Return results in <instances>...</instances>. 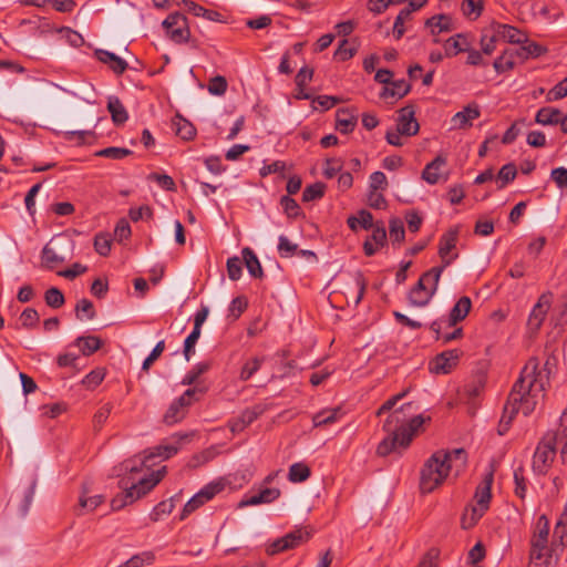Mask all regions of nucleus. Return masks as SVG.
Masks as SVG:
<instances>
[{"label":"nucleus","mask_w":567,"mask_h":567,"mask_svg":"<svg viewBox=\"0 0 567 567\" xmlns=\"http://www.w3.org/2000/svg\"><path fill=\"white\" fill-rule=\"evenodd\" d=\"M186 437V435L174 436L172 437L173 442H166L153 449L146 450L144 451L143 456H134L131 460H126L122 463L121 467L123 471L128 472L131 475H135L142 472L144 467L150 468L152 466L150 463L152 458L159 457L166 460L175 455L181 449V442ZM165 473L166 467L163 466L161 470L152 472L148 476H143L140 478L131 476L128 480L122 478L120 481V486L124 488V493L115 496L112 499V508L114 511H118L127 504H132L136 499L141 498L162 481V478L165 476Z\"/></svg>","instance_id":"obj_1"},{"label":"nucleus","mask_w":567,"mask_h":567,"mask_svg":"<svg viewBox=\"0 0 567 567\" xmlns=\"http://www.w3.org/2000/svg\"><path fill=\"white\" fill-rule=\"evenodd\" d=\"M538 368V359L530 358L514 383L501 417L506 419L509 425L519 411L525 416L533 413L538 402L544 398L547 378L543 375Z\"/></svg>","instance_id":"obj_2"},{"label":"nucleus","mask_w":567,"mask_h":567,"mask_svg":"<svg viewBox=\"0 0 567 567\" xmlns=\"http://www.w3.org/2000/svg\"><path fill=\"white\" fill-rule=\"evenodd\" d=\"M411 406V403L404 404L386 417L383 429L389 435L379 443L377 447L378 455L386 456L392 452L401 453L410 446L415 432L424 423L422 415L406 419L404 410Z\"/></svg>","instance_id":"obj_3"},{"label":"nucleus","mask_w":567,"mask_h":567,"mask_svg":"<svg viewBox=\"0 0 567 567\" xmlns=\"http://www.w3.org/2000/svg\"><path fill=\"white\" fill-rule=\"evenodd\" d=\"M467 461L463 449L452 451H436L425 462L421 470L420 488L422 493H432L454 471L458 475L465 468Z\"/></svg>","instance_id":"obj_4"},{"label":"nucleus","mask_w":567,"mask_h":567,"mask_svg":"<svg viewBox=\"0 0 567 567\" xmlns=\"http://www.w3.org/2000/svg\"><path fill=\"white\" fill-rule=\"evenodd\" d=\"M443 267H433L425 271L415 286L409 292V301L412 306H426L437 290Z\"/></svg>","instance_id":"obj_5"},{"label":"nucleus","mask_w":567,"mask_h":567,"mask_svg":"<svg viewBox=\"0 0 567 567\" xmlns=\"http://www.w3.org/2000/svg\"><path fill=\"white\" fill-rule=\"evenodd\" d=\"M556 455V436L547 434L537 445L533 456V471L538 475L547 473Z\"/></svg>","instance_id":"obj_6"},{"label":"nucleus","mask_w":567,"mask_h":567,"mask_svg":"<svg viewBox=\"0 0 567 567\" xmlns=\"http://www.w3.org/2000/svg\"><path fill=\"white\" fill-rule=\"evenodd\" d=\"M205 388H192L186 390L178 399L174 400L163 416V421L167 425L181 422L187 413V408L192 404L195 394L205 393Z\"/></svg>","instance_id":"obj_7"},{"label":"nucleus","mask_w":567,"mask_h":567,"mask_svg":"<svg viewBox=\"0 0 567 567\" xmlns=\"http://www.w3.org/2000/svg\"><path fill=\"white\" fill-rule=\"evenodd\" d=\"M165 29L166 37L176 44L186 43L190 38V30L187 18L179 13L174 12L162 23Z\"/></svg>","instance_id":"obj_8"},{"label":"nucleus","mask_w":567,"mask_h":567,"mask_svg":"<svg viewBox=\"0 0 567 567\" xmlns=\"http://www.w3.org/2000/svg\"><path fill=\"white\" fill-rule=\"evenodd\" d=\"M471 308V299L466 296L461 297L451 309L447 319L441 318L431 323L430 329L435 333V338H440V331H442L443 328L454 327L457 322L464 320Z\"/></svg>","instance_id":"obj_9"},{"label":"nucleus","mask_w":567,"mask_h":567,"mask_svg":"<svg viewBox=\"0 0 567 567\" xmlns=\"http://www.w3.org/2000/svg\"><path fill=\"white\" fill-rule=\"evenodd\" d=\"M68 237L64 234L54 236L42 250V260L49 268L63 262L68 256Z\"/></svg>","instance_id":"obj_10"},{"label":"nucleus","mask_w":567,"mask_h":567,"mask_svg":"<svg viewBox=\"0 0 567 567\" xmlns=\"http://www.w3.org/2000/svg\"><path fill=\"white\" fill-rule=\"evenodd\" d=\"M311 537V533L305 528H297L285 536L277 538L270 543L267 547L268 555H277L298 547L299 545L308 542Z\"/></svg>","instance_id":"obj_11"},{"label":"nucleus","mask_w":567,"mask_h":567,"mask_svg":"<svg viewBox=\"0 0 567 567\" xmlns=\"http://www.w3.org/2000/svg\"><path fill=\"white\" fill-rule=\"evenodd\" d=\"M549 536V520L546 515H540L536 522L535 530L530 540V558L540 559L544 550L547 549Z\"/></svg>","instance_id":"obj_12"},{"label":"nucleus","mask_w":567,"mask_h":567,"mask_svg":"<svg viewBox=\"0 0 567 567\" xmlns=\"http://www.w3.org/2000/svg\"><path fill=\"white\" fill-rule=\"evenodd\" d=\"M493 480L494 474L491 471L485 475L483 482L476 487L474 498L477 503V507L472 508V515L474 519L481 518L489 506V502L492 498L491 488Z\"/></svg>","instance_id":"obj_13"},{"label":"nucleus","mask_w":567,"mask_h":567,"mask_svg":"<svg viewBox=\"0 0 567 567\" xmlns=\"http://www.w3.org/2000/svg\"><path fill=\"white\" fill-rule=\"evenodd\" d=\"M460 357L461 351L457 349L443 351L430 362V371L436 374H447L457 365Z\"/></svg>","instance_id":"obj_14"},{"label":"nucleus","mask_w":567,"mask_h":567,"mask_svg":"<svg viewBox=\"0 0 567 567\" xmlns=\"http://www.w3.org/2000/svg\"><path fill=\"white\" fill-rule=\"evenodd\" d=\"M414 115L415 111L412 105H406L399 111L396 128L406 136H413L420 130Z\"/></svg>","instance_id":"obj_15"},{"label":"nucleus","mask_w":567,"mask_h":567,"mask_svg":"<svg viewBox=\"0 0 567 567\" xmlns=\"http://www.w3.org/2000/svg\"><path fill=\"white\" fill-rule=\"evenodd\" d=\"M458 238L457 229H450L445 233L441 239L439 245V255L442 258L443 269L451 265V262L457 257V255L450 256V252L455 248Z\"/></svg>","instance_id":"obj_16"},{"label":"nucleus","mask_w":567,"mask_h":567,"mask_svg":"<svg viewBox=\"0 0 567 567\" xmlns=\"http://www.w3.org/2000/svg\"><path fill=\"white\" fill-rule=\"evenodd\" d=\"M551 293H543L532 309L528 318V326L535 330L539 329L551 305Z\"/></svg>","instance_id":"obj_17"},{"label":"nucleus","mask_w":567,"mask_h":567,"mask_svg":"<svg viewBox=\"0 0 567 567\" xmlns=\"http://www.w3.org/2000/svg\"><path fill=\"white\" fill-rule=\"evenodd\" d=\"M280 489L277 487H265L259 492L245 497L240 503V507L245 506H255L259 504H270L275 502L280 496Z\"/></svg>","instance_id":"obj_18"},{"label":"nucleus","mask_w":567,"mask_h":567,"mask_svg":"<svg viewBox=\"0 0 567 567\" xmlns=\"http://www.w3.org/2000/svg\"><path fill=\"white\" fill-rule=\"evenodd\" d=\"M493 30H496V37L513 44H520L527 40L525 32L509 24L495 23Z\"/></svg>","instance_id":"obj_19"},{"label":"nucleus","mask_w":567,"mask_h":567,"mask_svg":"<svg viewBox=\"0 0 567 567\" xmlns=\"http://www.w3.org/2000/svg\"><path fill=\"white\" fill-rule=\"evenodd\" d=\"M358 123L357 110L339 109L336 115V127L342 134L351 133Z\"/></svg>","instance_id":"obj_20"},{"label":"nucleus","mask_w":567,"mask_h":567,"mask_svg":"<svg viewBox=\"0 0 567 567\" xmlns=\"http://www.w3.org/2000/svg\"><path fill=\"white\" fill-rule=\"evenodd\" d=\"M94 54L100 62L106 64L117 75L123 74L127 69V62L113 52L99 49Z\"/></svg>","instance_id":"obj_21"},{"label":"nucleus","mask_w":567,"mask_h":567,"mask_svg":"<svg viewBox=\"0 0 567 567\" xmlns=\"http://www.w3.org/2000/svg\"><path fill=\"white\" fill-rule=\"evenodd\" d=\"M481 112L476 103L468 104L452 117L453 127L465 128L472 125V121L480 117Z\"/></svg>","instance_id":"obj_22"},{"label":"nucleus","mask_w":567,"mask_h":567,"mask_svg":"<svg viewBox=\"0 0 567 567\" xmlns=\"http://www.w3.org/2000/svg\"><path fill=\"white\" fill-rule=\"evenodd\" d=\"M446 157L443 155H437L432 162H430L422 172V178L434 185L439 183L442 176V169L446 166Z\"/></svg>","instance_id":"obj_23"},{"label":"nucleus","mask_w":567,"mask_h":567,"mask_svg":"<svg viewBox=\"0 0 567 567\" xmlns=\"http://www.w3.org/2000/svg\"><path fill=\"white\" fill-rule=\"evenodd\" d=\"M91 489L87 484L83 485V489L79 497V512L80 514H86L93 512L97 506H100L104 498L100 494L90 495Z\"/></svg>","instance_id":"obj_24"},{"label":"nucleus","mask_w":567,"mask_h":567,"mask_svg":"<svg viewBox=\"0 0 567 567\" xmlns=\"http://www.w3.org/2000/svg\"><path fill=\"white\" fill-rule=\"evenodd\" d=\"M343 415L340 408L323 409L312 416L315 427L331 425L338 422Z\"/></svg>","instance_id":"obj_25"},{"label":"nucleus","mask_w":567,"mask_h":567,"mask_svg":"<svg viewBox=\"0 0 567 567\" xmlns=\"http://www.w3.org/2000/svg\"><path fill=\"white\" fill-rule=\"evenodd\" d=\"M73 344L83 355L89 357L103 346V340L96 336H82L78 337Z\"/></svg>","instance_id":"obj_26"},{"label":"nucleus","mask_w":567,"mask_h":567,"mask_svg":"<svg viewBox=\"0 0 567 567\" xmlns=\"http://www.w3.org/2000/svg\"><path fill=\"white\" fill-rule=\"evenodd\" d=\"M411 90V85L406 83L405 80H396L392 81L390 84L385 85L381 92V97L383 99H402Z\"/></svg>","instance_id":"obj_27"},{"label":"nucleus","mask_w":567,"mask_h":567,"mask_svg":"<svg viewBox=\"0 0 567 567\" xmlns=\"http://www.w3.org/2000/svg\"><path fill=\"white\" fill-rule=\"evenodd\" d=\"M107 110L111 114L113 123L116 125L124 124L128 118L127 111L117 96H109Z\"/></svg>","instance_id":"obj_28"},{"label":"nucleus","mask_w":567,"mask_h":567,"mask_svg":"<svg viewBox=\"0 0 567 567\" xmlns=\"http://www.w3.org/2000/svg\"><path fill=\"white\" fill-rule=\"evenodd\" d=\"M468 42L464 34L458 33L454 37L449 38L444 43L445 55L451 58L455 56L461 52L468 51Z\"/></svg>","instance_id":"obj_29"},{"label":"nucleus","mask_w":567,"mask_h":567,"mask_svg":"<svg viewBox=\"0 0 567 567\" xmlns=\"http://www.w3.org/2000/svg\"><path fill=\"white\" fill-rule=\"evenodd\" d=\"M241 254H243V258L245 261V266H246L248 272L250 274V276L254 278H258V279L262 278L264 277L262 267L260 265L258 257L252 251V249H250L249 247H246L243 249Z\"/></svg>","instance_id":"obj_30"},{"label":"nucleus","mask_w":567,"mask_h":567,"mask_svg":"<svg viewBox=\"0 0 567 567\" xmlns=\"http://www.w3.org/2000/svg\"><path fill=\"white\" fill-rule=\"evenodd\" d=\"M561 112L551 106H545L537 111L535 121L540 125H557L560 123Z\"/></svg>","instance_id":"obj_31"},{"label":"nucleus","mask_w":567,"mask_h":567,"mask_svg":"<svg viewBox=\"0 0 567 567\" xmlns=\"http://www.w3.org/2000/svg\"><path fill=\"white\" fill-rule=\"evenodd\" d=\"M516 59L517 53H515V50L508 49L495 59L493 66L497 73H504L514 69Z\"/></svg>","instance_id":"obj_32"},{"label":"nucleus","mask_w":567,"mask_h":567,"mask_svg":"<svg viewBox=\"0 0 567 567\" xmlns=\"http://www.w3.org/2000/svg\"><path fill=\"white\" fill-rule=\"evenodd\" d=\"M425 25L431 29L433 34L451 31L453 29L452 19L446 14L431 17L426 20Z\"/></svg>","instance_id":"obj_33"},{"label":"nucleus","mask_w":567,"mask_h":567,"mask_svg":"<svg viewBox=\"0 0 567 567\" xmlns=\"http://www.w3.org/2000/svg\"><path fill=\"white\" fill-rule=\"evenodd\" d=\"M347 224L349 228L353 231H355L359 226L368 230L370 228H373V216L370 212L361 209L358 213V216H350L347 219Z\"/></svg>","instance_id":"obj_34"},{"label":"nucleus","mask_w":567,"mask_h":567,"mask_svg":"<svg viewBox=\"0 0 567 567\" xmlns=\"http://www.w3.org/2000/svg\"><path fill=\"white\" fill-rule=\"evenodd\" d=\"M522 47L515 50L517 53V58L520 60H526L528 58H538L546 52V49L536 42H529L528 39L526 42L520 43Z\"/></svg>","instance_id":"obj_35"},{"label":"nucleus","mask_w":567,"mask_h":567,"mask_svg":"<svg viewBox=\"0 0 567 567\" xmlns=\"http://www.w3.org/2000/svg\"><path fill=\"white\" fill-rule=\"evenodd\" d=\"M105 378V370L97 368L87 373L81 381L80 385L86 390L96 389Z\"/></svg>","instance_id":"obj_36"},{"label":"nucleus","mask_w":567,"mask_h":567,"mask_svg":"<svg viewBox=\"0 0 567 567\" xmlns=\"http://www.w3.org/2000/svg\"><path fill=\"white\" fill-rule=\"evenodd\" d=\"M311 472L305 463H293L289 467L288 480L292 483H301L309 478Z\"/></svg>","instance_id":"obj_37"},{"label":"nucleus","mask_w":567,"mask_h":567,"mask_svg":"<svg viewBox=\"0 0 567 567\" xmlns=\"http://www.w3.org/2000/svg\"><path fill=\"white\" fill-rule=\"evenodd\" d=\"M212 367L210 361H204L195 364L192 370L188 371V373L185 375V378L182 381V384L184 385H192L194 384L197 379L207 372Z\"/></svg>","instance_id":"obj_38"},{"label":"nucleus","mask_w":567,"mask_h":567,"mask_svg":"<svg viewBox=\"0 0 567 567\" xmlns=\"http://www.w3.org/2000/svg\"><path fill=\"white\" fill-rule=\"evenodd\" d=\"M131 154H132V151L128 148L111 146V147H106V148L96 151L94 153V156L118 161V159H123L124 157H127Z\"/></svg>","instance_id":"obj_39"},{"label":"nucleus","mask_w":567,"mask_h":567,"mask_svg":"<svg viewBox=\"0 0 567 567\" xmlns=\"http://www.w3.org/2000/svg\"><path fill=\"white\" fill-rule=\"evenodd\" d=\"M514 484H515V488H514L515 495L517 497H519L520 499H525L526 492H527V478L524 475V468L522 466L517 467L514 471Z\"/></svg>","instance_id":"obj_40"},{"label":"nucleus","mask_w":567,"mask_h":567,"mask_svg":"<svg viewBox=\"0 0 567 567\" xmlns=\"http://www.w3.org/2000/svg\"><path fill=\"white\" fill-rule=\"evenodd\" d=\"M154 559L155 556L152 551H143L132 556L121 567H143L145 565H151Z\"/></svg>","instance_id":"obj_41"},{"label":"nucleus","mask_w":567,"mask_h":567,"mask_svg":"<svg viewBox=\"0 0 567 567\" xmlns=\"http://www.w3.org/2000/svg\"><path fill=\"white\" fill-rule=\"evenodd\" d=\"M94 248L99 255L106 257L112 248L111 235L105 233L97 234L94 238Z\"/></svg>","instance_id":"obj_42"},{"label":"nucleus","mask_w":567,"mask_h":567,"mask_svg":"<svg viewBox=\"0 0 567 567\" xmlns=\"http://www.w3.org/2000/svg\"><path fill=\"white\" fill-rule=\"evenodd\" d=\"M326 185L323 183L317 182L315 184L308 185L302 193V200L308 203L312 200L320 199L324 195Z\"/></svg>","instance_id":"obj_43"},{"label":"nucleus","mask_w":567,"mask_h":567,"mask_svg":"<svg viewBox=\"0 0 567 567\" xmlns=\"http://www.w3.org/2000/svg\"><path fill=\"white\" fill-rule=\"evenodd\" d=\"M264 358H252L248 360L241 368L239 379L241 381L249 380L261 367Z\"/></svg>","instance_id":"obj_44"},{"label":"nucleus","mask_w":567,"mask_h":567,"mask_svg":"<svg viewBox=\"0 0 567 567\" xmlns=\"http://www.w3.org/2000/svg\"><path fill=\"white\" fill-rule=\"evenodd\" d=\"M75 311L80 320H91L95 317L94 306L89 299L80 300L76 303Z\"/></svg>","instance_id":"obj_45"},{"label":"nucleus","mask_w":567,"mask_h":567,"mask_svg":"<svg viewBox=\"0 0 567 567\" xmlns=\"http://www.w3.org/2000/svg\"><path fill=\"white\" fill-rule=\"evenodd\" d=\"M277 249L281 258H289L297 252L298 245L291 243L287 236L280 235Z\"/></svg>","instance_id":"obj_46"},{"label":"nucleus","mask_w":567,"mask_h":567,"mask_svg":"<svg viewBox=\"0 0 567 567\" xmlns=\"http://www.w3.org/2000/svg\"><path fill=\"white\" fill-rule=\"evenodd\" d=\"M175 126L176 134L185 141L192 140L196 134L194 125L185 118L179 117L175 122Z\"/></svg>","instance_id":"obj_47"},{"label":"nucleus","mask_w":567,"mask_h":567,"mask_svg":"<svg viewBox=\"0 0 567 567\" xmlns=\"http://www.w3.org/2000/svg\"><path fill=\"white\" fill-rule=\"evenodd\" d=\"M560 430L554 434L556 436V443L563 442L561 446V457L567 460V409L564 411L563 416L560 419Z\"/></svg>","instance_id":"obj_48"},{"label":"nucleus","mask_w":567,"mask_h":567,"mask_svg":"<svg viewBox=\"0 0 567 567\" xmlns=\"http://www.w3.org/2000/svg\"><path fill=\"white\" fill-rule=\"evenodd\" d=\"M483 10V0H464L462 3V11L464 16L476 19L481 16Z\"/></svg>","instance_id":"obj_49"},{"label":"nucleus","mask_w":567,"mask_h":567,"mask_svg":"<svg viewBox=\"0 0 567 567\" xmlns=\"http://www.w3.org/2000/svg\"><path fill=\"white\" fill-rule=\"evenodd\" d=\"M390 239L393 243L401 244L404 240L405 230L403 221L399 218H393L390 220Z\"/></svg>","instance_id":"obj_50"},{"label":"nucleus","mask_w":567,"mask_h":567,"mask_svg":"<svg viewBox=\"0 0 567 567\" xmlns=\"http://www.w3.org/2000/svg\"><path fill=\"white\" fill-rule=\"evenodd\" d=\"M266 411V405L256 404L251 408H247L241 412L239 417L243 420L244 424L250 425L255 420H257L264 412Z\"/></svg>","instance_id":"obj_51"},{"label":"nucleus","mask_w":567,"mask_h":567,"mask_svg":"<svg viewBox=\"0 0 567 567\" xmlns=\"http://www.w3.org/2000/svg\"><path fill=\"white\" fill-rule=\"evenodd\" d=\"M499 40V37H496V30L492 29V34L487 32L484 33L481 38V48L484 54H492L496 49V42Z\"/></svg>","instance_id":"obj_52"},{"label":"nucleus","mask_w":567,"mask_h":567,"mask_svg":"<svg viewBox=\"0 0 567 567\" xmlns=\"http://www.w3.org/2000/svg\"><path fill=\"white\" fill-rule=\"evenodd\" d=\"M517 175V169L514 164L504 165L498 172V181H501L499 188H503L509 182H513Z\"/></svg>","instance_id":"obj_53"},{"label":"nucleus","mask_w":567,"mask_h":567,"mask_svg":"<svg viewBox=\"0 0 567 567\" xmlns=\"http://www.w3.org/2000/svg\"><path fill=\"white\" fill-rule=\"evenodd\" d=\"M173 508V499H167L158 503L151 513L152 520H159L163 516L171 514Z\"/></svg>","instance_id":"obj_54"},{"label":"nucleus","mask_w":567,"mask_h":567,"mask_svg":"<svg viewBox=\"0 0 567 567\" xmlns=\"http://www.w3.org/2000/svg\"><path fill=\"white\" fill-rule=\"evenodd\" d=\"M227 81L221 75H216L215 78L210 79L208 83V92L213 95H224L227 91Z\"/></svg>","instance_id":"obj_55"},{"label":"nucleus","mask_w":567,"mask_h":567,"mask_svg":"<svg viewBox=\"0 0 567 567\" xmlns=\"http://www.w3.org/2000/svg\"><path fill=\"white\" fill-rule=\"evenodd\" d=\"M567 96V78L557 83L546 95L547 102L558 101Z\"/></svg>","instance_id":"obj_56"},{"label":"nucleus","mask_w":567,"mask_h":567,"mask_svg":"<svg viewBox=\"0 0 567 567\" xmlns=\"http://www.w3.org/2000/svg\"><path fill=\"white\" fill-rule=\"evenodd\" d=\"M410 17L408 10H401L396 16L393 23V35L396 40L401 39L405 33L404 22L408 21Z\"/></svg>","instance_id":"obj_57"},{"label":"nucleus","mask_w":567,"mask_h":567,"mask_svg":"<svg viewBox=\"0 0 567 567\" xmlns=\"http://www.w3.org/2000/svg\"><path fill=\"white\" fill-rule=\"evenodd\" d=\"M357 53V48L355 47H349L348 45V40H342L336 52H334V58L340 60V61H348L350 60L354 54Z\"/></svg>","instance_id":"obj_58"},{"label":"nucleus","mask_w":567,"mask_h":567,"mask_svg":"<svg viewBox=\"0 0 567 567\" xmlns=\"http://www.w3.org/2000/svg\"><path fill=\"white\" fill-rule=\"evenodd\" d=\"M45 302L52 308H59L64 303V296L58 288H50L45 292Z\"/></svg>","instance_id":"obj_59"},{"label":"nucleus","mask_w":567,"mask_h":567,"mask_svg":"<svg viewBox=\"0 0 567 567\" xmlns=\"http://www.w3.org/2000/svg\"><path fill=\"white\" fill-rule=\"evenodd\" d=\"M223 489V486L218 483H210L203 487L197 494V498H200L204 503L210 501L216 494Z\"/></svg>","instance_id":"obj_60"},{"label":"nucleus","mask_w":567,"mask_h":567,"mask_svg":"<svg viewBox=\"0 0 567 567\" xmlns=\"http://www.w3.org/2000/svg\"><path fill=\"white\" fill-rule=\"evenodd\" d=\"M484 385V378L478 377L477 379L473 380L472 382L467 383L464 386V392L468 398H476L482 393Z\"/></svg>","instance_id":"obj_61"},{"label":"nucleus","mask_w":567,"mask_h":567,"mask_svg":"<svg viewBox=\"0 0 567 567\" xmlns=\"http://www.w3.org/2000/svg\"><path fill=\"white\" fill-rule=\"evenodd\" d=\"M342 168L340 158H327L324 162L323 175L326 178L334 177Z\"/></svg>","instance_id":"obj_62"},{"label":"nucleus","mask_w":567,"mask_h":567,"mask_svg":"<svg viewBox=\"0 0 567 567\" xmlns=\"http://www.w3.org/2000/svg\"><path fill=\"white\" fill-rule=\"evenodd\" d=\"M388 186L386 176L384 173L378 171L371 174L370 176V183H369V190H379V189H385Z\"/></svg>","instance_id":"obj_63"},{"label":"nucleus","mask_w":567,"mask_h":567,"mask_svg":"<svg viewBox=\"0 0 567 567\" xmlns=\"http://www.w3.org/2000/svg\"><path fill=\"white\" fill-rule=\"evenodd\" d=\"M550 178L555 182L559 189L567 187V168L557 167L550 173Z\"/></svg>","instance_id":"obj_64"}]
</instances>
